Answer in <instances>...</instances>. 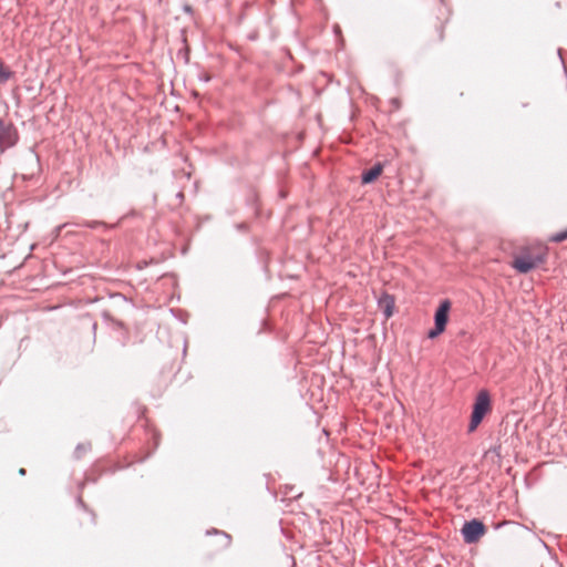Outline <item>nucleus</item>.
I'll use <instances>...</instances> for the list:
<instances>
[{
  "instance_id": "nucleus-1",
  "label": "nucleus",
  "mask_w": 567,
  "mask_h": 567,
  "mask_svg": "<svg viewBox=\"0 0 567 567\" xmlns=\"http://www.w3.org/2000/svg\"><path fill=\"white\" fill-rule=\"evenodd\" d=\"M491 396L486 390H481L475 399L468 431L473 432L480 425L484 416L491 411Z\"/></svg>"
},
{
  "instance_id": "nucleus-2",
  "label": "nucleus",
  "mask_w": 567,
  "mask_h": 567,
  "mask_svg": "<svg viewBox=\"0 0 567 567\" xmlns=\"http://www.w3.org/2000/svg\"><path fill=\"white\" fill-rule=\"evenodd\" d=\"M451 309V301L445 299L443 300L436 312H435V328L430 330L427 333V337L430 339H434L437 336H440L442 332H444L447 320H449V312Z\"/></svg>"
},
{
  "instance_id": "nucleus-3",
  "label": "nucleus",
  "mask_w": 567,
  "mask_h": 567,
  "mask_svg": "<svg viewBox=\"0 0 567 567\" xmlns=\"http://www.w3.org/2000/svg\"><path fill=\"white\" fill-rule=\"evenodd\" d=\"M17 141L16 130L10 124L0 121V146L10 147Z\"/></svg>"
},
{
  "instance_id": "nucleus-4",
  "label": "nucleus",
  "mask_w": 567,
  "mask_h": 567,
  "mask_svg": "<svg viewBox=\"0 0 567 567\" xmlns=\"http://www.w3.org/2000/svg\"><path fill=\"white\" fill-rule=\"evenodd\" d=\"M512 266L519 272L526 274L532 269L529 256H515Z\"/></svg>"
},
{
  "instance_id": "nucleus-5",
  "label": "nucleus",
  "mask_w": 567,
  "mask_h": 567,
  "mask_svg": "<svg viewBox=\"0 0 567 567\" xmlns=\"http://www.w3.org/2000/svg\"><path fill=\"white\" fill-rule=\"evenodd\" d=\"M208 537L207 545L218 543L221 547H228L231 543V534H206Z\"/></svg>"
},
{
  "instance_id": "nucleus-6",
  "label": "nucleus",
  "mask_w": 567,
  "mask_h": 567,
  "mask_svg": "<svg viewBox=\"0 0 567 567\" xmlns=\"http://www.w3.org/2000/svg\"><path fill=\"white\" fill-rule=\"evenodd\" d=\"M381 173H382L381 165L373 166L371 169H369L362 174V183L369 184V183L374 182L381 175Z\"/></svg>"
},
{
  "instance_id": "nucleus-7",
  "label": "nucleus",
  "mask_w": 567,
  "mask_h": 567,
  "mask_svg": "<svg viewBox=\"0 0 567 567\" xmlns=\"http://www.w3.org/2000/svg\"><path fill=\"white\" fill-rule=\"evenodd\" d=\"M280 493L284 495V499H297L299 497H301L302 495V492L299 491V488H297L296 486H289V485H285L281 489H280Z\"/></svg>"
},
{
  "instance_id": "nucleus-8",
  "label": "nucleus",
  "mask_w": 567,
  "mask_h": 567,
  "mask_svg": "<svg viewBox=\"0 0 567 567\" xmlns=\"http://www.w3.org/2000/svg\"><path fill=\"white\" fill-rule=\"evenodd\" d=\"M485 530V526L483 524V522L478 520V519H472L470 522H466L461 532H484Z\"/></svg>"
},
{
  "instance_id": "nucleus-9",
  "label": "nucleus",
  "mask_w": 567,
  "mask_h": 567,
  "mask_svg": "<svg viewBox=\"0 0 567 567\" xmlns=\"http://www.w3.org/2000/svg\"><path fill=\"white\" fill-rule=\"evenodd\" d=\"M462 535H463L464 542L468 545H472V544H476L477 542H480L481 537L484 536L485 534H462Z\"/></svg>"
},
{
  "instance_id": "nucleus-10",
  "label": "nucleus",
  "mask_w": 567,
  "mask_h": 567,
  "mask_svg": "<svg viewBox=\"0 0 567 567\" xmlns=\"http://www.w3.org/2000/svg\"><path fill=\"white\" fill-rule=\"evenodd\" d=\"M12 76V72L4 65V63L0 62V81L6 82Z\"/></svg>"
},
{
  "instance_id": "nucleus-11",
  "label": "nucleus",
  "mask_w": 567,
  "mask_h": 567,
  "mask_svg": "<svg viewBox=\"0 0 567 567\" xmlns=\"http://www.w3.org/2000/svg\"><path fill=\"white\" fill-rule=\"evenodd\" d=\"M566 239H567V229L553 235L550 238V240L555 241V243H561Z\"/></svg>"
},
{
  "instance_id": "nucleus-12",
  "label": "nucleus",
  "mask_w": 567,
  "mask_h": 567,
  "mask_svg": "<svg viewBox=\"0 0 567 567\" xmlns=\"http://www.w3.org/2000/svg\"><path fill=\"white\" fill-rule=\"evenodd\" d=\"M392 315V311L390 310V308L388 307L386 308V317H390Z\"/></svg>"
},
{
  "instance_id": "nucleus-13",
  "label": "nucleus",
  "mask_w": 567,
  "mask_h": 567,
  "mask_svg": "<svg viewBox=\"0 0 567 567\" xmlns=\"http://www.w3.org/2000/svg\"><path fill=\"white\" fill-rule=\"evenodd\" d=\"M20 474H22V475H23V474H25V470H24V468H21V470H20Z\"/></svg>"
}]
</instances>
